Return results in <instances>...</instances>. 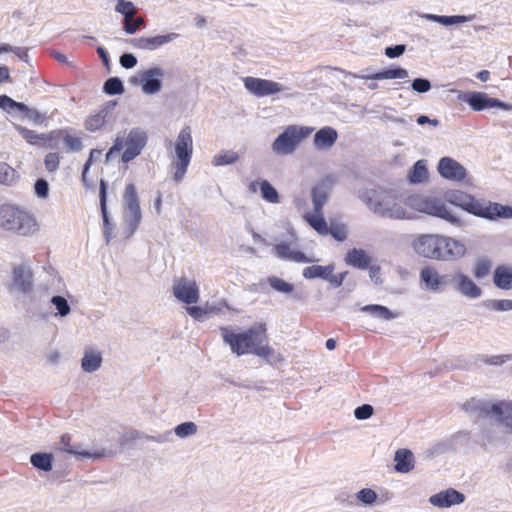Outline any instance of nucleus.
<instances>
[{
	"label": "nucleus",
	"instance_id": "59",
	"mask_svg": "<svg viewBox=\"0 0 512 512\" xmlns=\"http://www.w3.org/2000/svg\"><path fill=\"white\" fill-rule=\"evenodd\" d=\"M142 25H144V19L142 17H138L134 20H125L124 30L128 34H134Z\"/></svg>",
	"mask_w": 512,
	"mask_h": 512
},
{
	"label": "nucleus",
	"instance_id": "19",
	"mask_svg": "<svg viewBox=\"0 0 512 512\" xmlns=\"http://www.w3.org/2000/svg\"><path fill=\"white\" fill-rule=\"evenodd\" d=\"M438 172L443 178L456 182H460L466 177V169L464 166L450 157L440 159Z\"/></svg>",
	"mask_w": 512,
	"mask_h": 512
},
{
	"label": "nucleus",
	"instance_id": "27",
	"mask_svg": "<svg viewBox=\"0 0 512 512\" xmlns=\"http://www.w3.org/2000/svg\"><path fill=\"white\" fill-rule=\"evenodd\" d=\"M446 276L440 275L437 270L433 267L427 266L421 269L420 271V281L425 285V288L438 292L441 289V286L446 283Z\"/></svg>",
	"mask_w": 512,
	"mask_h": 512
},
{
	"label": "nucleus",
	"instance_id": "33",
	"mask_svg": "<svg viewBox=\"0 0 512 512\" xmlns=\"http://www.w3.org/2000/svg\"><path fill=\"white\" fill-rule=\"evenodd\" d=\"M395 470L400 473H408L414 468V456L408 449H399L394 458Z\"/></svg>",
	"mask_w": 512,
	"mask_h": 512
},
{
	"label": "nucleus",
	"instance_id": "29",
	"mask_svg": "<svg viewBox=\"0 0 512 512\" xmlns=\"http://www.w3.org/2000/svg\"><path fill=\"white\" fill-rule=\"evenodd\" d=\"M338 137L337 131L332 127H323L314 135V146L319 150L329 149L336 142Z\"/></svg>",
	"mask_w": 512,
	"mask_h": 512
},
{
	"label": "nucleus",
	"instance_id": "31",
	"mask_svg": "<svg viewBox=\"0 0 512 512\" xmlns=\"http://www.w3.org/2000/svg\"><path fill=\"white\" fill-rule=\"evenodd\" d=\"M355 77L364 80L404 79L408 77V71L401 67H395L372 74L362 73Z\"/></svg>",
	"mask_w": 512,
	"mask_h": 512
},
{
	"label": "nucleus",
	"instance_id": "49",
	"mask_svg": "<svg viewBox=\"0 0 512 512\" xmlns=\"http://www.w3.org/2000/svg\"><path fill=\"white\" fill-rule=\"evenodd\" d=\"M115 11L122 14L125 20H132L137 13L135 5L131 1L118 2L115 6Z\"/></svg>",
	"mask_w": 512,
	"mask_h": 512
},
{
	"label": "nucleus",
	"instance_id": "60",
	"mask_svg": "<svg viewBox=\"0 0 512 512\" xmlns=\"http://www.w3.org/2000/svg\"><path fill=\"white\" fill-rule=\"evenodd\" d=\"M35 193L40 198H46L49 193V186L46 180L38 179L34 185Z\"/></svg>",
	"mask_w": 512,
	"mask_h": 512
},
{
	"label": "nucleus",
	"instance_id": "30",
	"mask_svg": "<svg viewBox=\"0 0 512 512\" xmlns=\"http://www.w3.org/2000/svg\"><path fill=\"white\" fill-rule=\"evenodd\" d=\"M372 258L363 249H350L345 256V263L354 268L366 270L371 264Z\"/></svg>",
	"mask_w": 512,
	"mask_h": 512
},
{
	"label": "nucleus",
	"instance_id": "45",
	"mask_svg": "<svg viewBox=\"0 0 512 512\" xmlns=\"http://www.w3.org/2000/svg\"><path fill=\"white\" fill-rule=\"evenodd\" d=\"M358 502L366 506H372L378 499L377 493L371 488H363L355 494Z\"/></svg>",
	"mask_w": 512,
	"mask_h": 512
},
{
	"label": "nucleus",
	"instance_id": "2",
	"mask_svg": "<svg viewBox=\"0 0 512 512\" xmlns=\"http://www.w3.org/2000/svg\"><path fill=\"white\" fill-rule=\"evenodd\" d=\"M359 197L370 210L381 217L392 219L410 217L394 190L367 189Z\"/></svg>",
	"mask_w": 512,
	"mask_h": 512
},
{
	"label": "nucleus",
	"instance_id": "15",
	"mask_svg": "<svg viewBox=\"0 0 512 512\" xmlns=\"http://www.w3.org/2000/svg\"><path fill=\"white\" fill-rule=\"evenodd\" d=\"M296 240V235L294 233H291V242L282 241L273 246V255L278 259L297 263L312 262V259L308 258L303 252L292 248L293 242H296Z\"/></svg>",
	"mask_w": 512,
	"mask_h": 512
},
{
	"label": "nucleus",
	"instance_id": "17",
	"mask_svg": "<svg viewBox=\"0 0 512 512\" xmlns=\"http://www.w3.org/2000/svg\"><path fill=\"white\" fill-rule=\"evenodd\" d=\"M0 108L8 114H21L34 122H38L42 119L41 114L37 110L30 109L24 103L16 102L11 97L4 94L0 95Z\"/></svg>",
	"mask_w": 512,
	"mask_h": 512
},
{
	"label": "nucleus",
	"instance_id": "58",
	"mask_svg": "<svg viewBox=\"0 0 512 512\" xmlns=\"http://www.w3.org/2000/svg\"><path fill=\"white\" fill-rule=\"evenodd\" d=\"M329 233L338 241H344L347 238L346 227L342 224H332L329 227Z\"/></svg>",
	"mask_w": 512,
	"mask_h": 512
},
{
	"label": "nucleus",
	"instance_id": "46",
	"mask_svg": "<svg viewBox=\"0 0 512 512\" xmlns=\"http://www.w3.org/2000/svg\"><path fill=\"white\" fill-rule=\"evenodd\" d=\"M103 90L108 95H118L124 92V86L118 77H111L105 81Z\"/></svg>",
	"mask_w": 512,
	"mask_h": 512
},
{
	"label": "nucleus",
	"instance_id": "12",
	"mask_svg": "<svg viewBox=\"0 0 512 512\" xmlns=\"http://www.w3.org/2000/svg\"><path fill=\"white\" fill-rule=\"evenodd\" d=\"M163 76L164 70L159 66H153L130 77L129 82L132 85H140L144 94L154 95L162 89Z\"/></svg>",
	"mask_w": 512,
	"mask_h": 512
},
{
	"label": "nucleus",
	"instance_id": "35",
	"mask_svg": "<svg viewBox=\"0 0 512 512\" xmlns=\"http://www.w3.org/2000/svg\"><path fill=\"white\" fill-rule=\"evenodd\" d=\"M70 442H71V436L69 434H63L60 438V445H61L60 449H62L63 451H65L69 454L76 455V456H79L82 458H102L105 456L104 451L95 452V453L79 451L76 448L72 447L70 445Z\"/></svg>",
	"mask_w": 512,
	"mask_h": 512
},
{
	"label": "nucleus",
	"instance_id": "53",
	"mask_svg": "<svg viewBox=\"0 0 512 512\" xmlns=\"http://www.w3.org/2000/svg\"><path fill=\"white\" fill-rule=\"evenodd\" d=\"M268 282L274 290L281 292V293H290L294 289V287L291 283H288V282L284 281L283 279L276 277V276L269 277Z\"/></svg>",
	"mask_w": 512,
	"mask_h": 512
},
{
	"label": "nucleus",
	"instance_id": "44",
	"mask_svg": "<svg viewBox=\"0 0 512 512\" xmlns=\"http://www.w3.org/2000/svg\"><path fill=\"white\" fill-rule=\"evenodd\" d=\"M260 192L262 198L268 203L276 204L280 202L277 190L267 180H261Z\"/></svg>",
	"mask_w": 512,
	"mask_h": 512
},
{
	"label": "nucleus",
	"instance_id": "50",
	"mask_svg": "<svg viewBox=\"0 0 512 512\" xmlns=\"http://www.w3.org/2000/svg\"><path fill=\"white\" fill-rule=\"evenodd\" d=\"M51 303L55 306L57 310L56 315L65 317L71 312V307L68 301L63 296H53L51 298Z\"/></svg>",
	"mask_w": 512,
	"mask_h": 512
},
{
	"label": "nucleus",
	"instance_id": "57",
	"mask_svg": "<svg viewBox=\"0 0 512 512\" xmlns=\"http://www.w3.org/2000/svg\"><path fill=\"white\" fill-rule=\"evenodd\" d=\"M411 87L415 92L426 93L431 89V82L426 78H416L412 81Z\"/></svg>",
	"mask_w": 512,
	"mask_h": 512
},
{
	"label": "nucleus",
	"instance_id": "1",
	"mask_svg": "<svg viewBox=\"0 0 512 512\" xmlns=\"http://www.w3.org/2000/svg\"><path fill=\"white\" fill-rule=\"evenodd\" d=\"M220 333L223 341L230 346L232 353L237 356L254 354L267 362L276 358L274 349L268 344L265 324H258L241 333H235L229 327H220ZM277 359H279L278 356Z\"/></svg>",
	"mask_w": 512,
	"mask_h": 512
},
{
	"label": "nucleus",
	"instance_id": "51",
	"mask_svg": "<svg viewBox=\"0 0 512 512\" xmlns=\"http://www.w3.org/2000/svg\"><path fill=\"white\" fill-rule=\"evenodd\" d=\"M174 432L179 438H186L196 434L197 425L194 422H184L177 425Z\"/></svg>",
	"mask_w": 512,
	"mask_h": 512
},
{
	"label": "nucleus",
	"instance_id": "38",
	"mask_svg": "<svg viewBox=\"0 0 512 512\" xmlns=\"http://www.w3.org/2000/svg\"><path fill=\"white\" fill-rule=\"evenodd\" d=\"M334 265L329 264L327 266L312 265L307 266L303 269L302 275L305 279L321 278L326 280L330 272H334Z\"/></svg>",
	"mask_w": 512,
	"mask_h": 512
},
{
	"label": "nucleus",
	"instance_id": "13",
	"mask_svg": "<svg viewBox=\"0 0 512 512\" xmlns=\"http://www.w3.org/2000/svg\"><path fill=\"white\" fill-rule=\"evenodd\" d=\"M14 127L29 144L45 146L51 149L58 148L59 139L63 134L60 131H51L47 134H38L36 131L25 128L21 125L15 124Z\"/></svg>",
	"mask_w": 512,
	"mask_h": 512
},
{
	"label": "nucleus",
	"instance_id": "54",
	"mask_svg": "<svg viewBox=\"0 0 512 512\" xmlns=\"http://www.w3.org/2000/svg\"><path fill=\"white\" fill-rule=\"evenodd\" d=\"M45 168L48 172H55L60 165V157L56 152L48 153L44 158Z\"/></svg>",
	"mask_w": 512,
	"mask_h": 512
},
{
	"label": "nucleus",
	"instance_id": "47",
	"mask_svg": "<svg viewBox=\"0 0 512 512\" xmlns=\"http://www.w3.org/2000/svg\"><path fill=\"white\" fill-rule=\"evenodd\" d=\"M16 180V171L7 163H0V184L10 186Z\"/></svg>",
	"mask_w": 512,
	"mask_h": 512
},
{
	"label": "nucleus",
	"instance_id": "6",
	"mask_svg": "<svg viewBox=\"0 0 512 512\" xmlns=\"http://www.w3.org/2000/svg\"><path fill=\"white\" fill-rule=\"evenodd\" d=\"M147 140V134L141 128H132L125 138L117 135L112 147L106 153V161H109L114 154L119 153L124 147L125 150L121 157L122 162L128 163L132 161L141 154L147 144Z\"/></svg>",
	"mask_w": 512,
	"mask_h": 512
},
{
	"label": "nucleus",
	"instance_id": "55",
	"mask_svg": "<svg viewBox=\"0 0 512 512\" xmlns=\"http://www.w3.org/2000/svg\"><path fill=\"white\" fill-rule=\"evenodd\" d=\"M486 306L496 311H508L512 310V300H490L487 302Z\"/></svg>",
	"mask_w": 512,
	"mask_h": 512
},
{
	"label": "nucleus",
	"instance_id": "4",
	"mask_svg": "<svg viewBox=\"0 0 512 512\" xmlns=\"http://www.w3.org/2000/svg\"><path fill=\"white\" fill-rule=\"evenodd\" d=\"M462 408L471 417L477 419L495 418L499 424L506 427L507 432L512 434V402H491L471 398L463 404Z\"/></svg>",
	"mask_w": 512,
	"mask_h": 512
},
{
	"label": "nucleus",
	"instance_id": "11",
	"mask_svg": "<svg viewBox=\"0 0 512 512\" xmlns=\"http://www.w3.org/2000/svg\"><path fill=\"white\" fill-rule=\"evenodd\" d=\"M243 83L246 90L258 98L277 93H283L285 96L292 95L289 87L269 79L248 76L243 79Z\"/></svg>",
	"mask_w": 512,
	"mask_h": 512
},
{
	"label": "nucleus",
	"instance_id": "16",
	"mask_svg": "<svg viewBox=\"0 0 512 512\" xmlns=\"http://www.w3.org/2000/svg\"><path fill=\"white\" fill-rule=\"evenodd\" d=\"M440 261H455L466 254V246L460 240L440 235Z\"/></svg>",
	"mask_w": 512,
	"mask_h": 512
},
{
	"label": "nucleus",
	"instance_id": "56",
	"mask_svg": "<svg viewBox=\"0 0 512 512\" xmlns=\"http://www.w3.org/2000/svg\"><path fill=\"white\" fill-rule=\"evenodd\" d=\"M374 413V408L370 404H363L354 410V416L358 420H366Z\"/></svg>",
	"mask_w": 512,
	"mask_h": 512
},
{
	"label": "nucleus",
	"instance_id": "64",
	"mask_svg": "<svg viewBox=\"0 0 512 512\" xmlns=\"http://www.w3.org/2000/svg\"><path fill=\"white\" fill-rule=\"evenodd\" d=\"M188 314L197 321H202L204 315L207 313L205 309L199 306H190L187 308Z\"/></svg>",
	"mask_w": 512,
	"mask_h": 512
},
{
	"label": "nucleus",
	"instance_id": "21",
	"mask_svg": "<svg viewBox=\"0 0 512 512\" xmlns=\"http://www.w3.org/2000/svg\"><path fill=\"white\" fill-rule=\"evenodd\" d=\"M11 288L23 294H28L32 291V272L27 266L19 265L14 267Z\"/></svg>",
	"mask_w": 512,
	"mask_h": 512
},
{
	"label": "nucleus",
	"instance_id": "63",
	"mask_svg": "<svg viewBox=\"0 0 512 512\" xmlns=\"http://www.w3.org/2000/svg\"><path fill=\"white\" fill-rule=\"evenodd\" d=\"M346 275L347 272H342L337 275L333 274V272H330L326 281H328L332 285V287L338 288L343 284Z\"/></svg>",
	"mask_w": 512,
	"mask_h": 512
},
{
	"label": "nucleus",
	"instance_id": "39",
	"mask_svg": "<svg viewBox=\"0 0 512 512\" xmlns=\"http://www.w3.org/2000/svg\"><path fill=\"white\" fill-rule=\"evenodd\" d=\"M304 218L309 223V225L315 231H317L320 235L329 234V227L323 217L322 211H320V212L313 211V213H307L304 216Z\"/></svg>",
	"mask_w": 512,
	"mask_h": 512
},
{
	"label": "nucleus",
	"instance_id": "25",
	"mask_svg": "<svg viewBox=\"0 0 512 512\" xmlns=\"http://www.w3.org/2000/svg\"><path fill=\"white\" fill-rule=\"evenodd\" d=\"M458 99L467 103L474 111L493 108L494 98L484 92H462L458 95Z\"/></svg>",
	"mask_w": 512,
	"mask_h": 512
},
{
	"label": "nucleus",
	"instance_id": "48",
	"mask_svg": "<svg viewBox=\"0 0 512 512\" xmlns=\"http://www.w3.org/2000/svg\"><path fill=\"white\" fill-rule=\"evenodd\" d=\"M59 131L63 133L59 141L63 140L69 151L76 152L82 149V141L80 137L70 135L66 130Z\"/></svg>",
	"mask_w": 512,
	"mask_h": 512
},
{
	"label": "nucleus",
	"instance_id": "41",
	"mask_svg": "<svg viewBox=\"0 0 512 512\" xmlns=\"http://www.w3.org/2000/svg\"><path fill=\"white\" fill-rule=\"evenodd\" d=\"M239 159V155L237 152L232 150H221L219 153L213 156L212 158V165L213 166H225L234 164Z\"/></svg>",
	"mask_w": 512,
	"mask_h": 512
},
{
	"label": "nucleus",
	"instance_id": "37",
	"mask_svg": "<svg viewBox=\"0 0 512 512\" xmlns=\"http://www.w3.org/2000/svg\"><path fill=\"white\" fill-rule=\"evenodd\" d=\"M501 439L499 438V426L491 425L484 428L479 436V444L485 448L497 445Z\"/></svg>",
	"mask_w": 512,
	"mask_h": 512
},
{
	"label": "nucleus",
	"instance_id": "26",
	"mask_svg": "<svg viewBox=\"0 0 512 512\" xmlns=\"http://www.w3.org/2000/svg\"><path fill=\"white\" fill-rule=\"evenodd\" d=\"M115 105V101H108L104 103L95 114L90 115L85 121L86 130L95 132L102 128Z\"/></svg>",
	"mask_w": 512,
	"mask_h": 512
},
{
	"label": "nucleus",
	"instance_id": "36",
	"mask_svg": "<svg viewBox=\"0 0 512 512\" xmlns=\"http://www.w3.org/2000/svg\"><path fill=\"white\" fill-rule=\"evenodd\" d=\"M495 285L504 290L512 288V268L498 266L494 271L493 277Z\"/></svg>",
	"mask_w": 512,
	"mask_h": 512
},
{
	"label": "nucleus",
	"instance_id": "42",
	"mask_svg": "<svg viewBox=\"0 0 512 512\" xmlns=\"http://www.w3.org/2000/svg\"><path fill=\"white\" fill-rule=\"evenodd\" d=\"M411 183H421L428 178V169L425 160H418L409 173Z\"/></svg>",
	"mask_w": 512,
	"mask_h": 512
},
{
	"label": "nucleus",
	"instance_id": "8",
	"mask_svg": "<svg viewBox=\"0 0 512 512\" xmlns=\"http://www.w3.org/2000/svg\"><path fill=\"white\" fill-rule=\"evenodd\" d=\"M123 200L124 235L126 238H130L137 231L142 220L139 197L134 184L130 183L126 185Z\"/></svg>",
	"mask_w": 512,
	"mask_h": 512
},
{
	"label": "nucleus",
	"instance_id": "61",
	"mask_svg": "<svg viewBox=\"0 0 512 512\" xmlns=\"http://www.w3.org/2000/svg\"><path fill=\"white\" fill-rule=\"evenodd\" d=\"M119 62L123 68L131 69L136 66L137 58L131 53H124L120 56Z\"/></svg>",
	"mask_w": 512,
	"mask_h": 512
},
{
	"label": "nucleus",
	"instance_id": "24",
	"mask_svg": "<svg viewBox=\"0 0 512 512\" xmlns=\"http://www.w3.org/2000/svg\"><path fill=\"white\" fill-rule=\"evenodd\" d=\"M100 210L103 218V233L107 243L113 238L114 224L111 221L107 210V183L104 179L100 180L99 185Z\"/></svg>",
	"mask_w": 512,
	"mask_h": 512
},
{
	"label": "nucleus",
	"instance_id": "10",
	"mask_svg": "<svg viewBox=\"0 0 512 512\" xmlns=\"http://www.w3.org/2000/svg\"><path fill=\"white\" fill-rule=\"evenodd\" d=\"M312 131L311 127L290 125L274 140L272 149L278 155L291 154Z\"/></svg>",
	"mask_w": 512,
	"mask_h": 512
},
{
	"label": "nucleus",
	"instance_id": "28",
	"mask_svg": "<svg viewBox=\"0 0 512 512\" xmlns=\"http://www.w3.org/2000/svg\"><path fill=\"white\" fill-rule=\"evenodd\" d=\"M331 191V184L327 181H321L316 184L311 191V198L313 203V211H322L325 203L327 202Z\"/></svg>",
	"mask_w": 512,
	"mask_h": 512
},
{
	"label": "nucleus",
	"instance_id": "62",
	"mask_svg": "<svg viewBox=\"0 0 512 512\" xmlns=\"http://www.w3.org/2000/svg\"><path fill=\"white\" fill-rule=\"evenodd\" d=\"M405 50H406V46L404 44L389 46L385 49V55L388 58L393 59V58H397V57L403 55Z\"/></svg>",
	"mask_w": 512,
	"mask_h": 512
},
{
	"label": "nucleus",
	"instance_id": "34",
	"mask_svg": "<svg viewBox=\"0 0 512 512\" xmlns=\"http://www.w3.org/2000/svg\"><path fill=\"white\" fill-rule=\"evenodd\" d=\"M424 19L426 20H429V21H432V22H436V23H439L441 25H444V26H450V25H455V24H460V23H464V22H468V21H471L475 18L474 15H469V16H466V15H451V16H447V15H436V14H424L422 16Z\"/></svg>",
	"mask_w": 512,
	"mask_h": 512
},
{
	"label": "nucleus",
	"instance_id": "23",
	"mask_svg": "<svg viewBox=\"0 0 512 512\" xmlns=\"http://www.w3.org/2000/svg\"><path fill=\"white\" fill-rule=\"evenodd\" d=\"M465 495L453 488H448L429 498V502L439 508H448L463 503Z\"/></svg>",
	"mask_w": 512,
	"mask_h": 512
},
{
	"label": "nucleus",
	"instance_id": "3",
	"mask_svg": "<svg viewBox=\"0 0 512 512\" xmlns=\"http://www.w3.org/2000/svg\"><path fill=\"white\" fill-rule=\"evenodd\" d=\"M448 201L461 209L481 218L495 220L497 218L511 219L512 207L495 202L476 199L464 192H454L449 195Z\"/></svg>",
	"mask_w": 512,
	"mask_h": 512
},
{
	"label": "nucleus",
	"instance_id": "43",
	"mask_svg": "<svg viewBox=\"0 0 512 512\" xmlns=\"http://www.w3.org/2000/svg\"><path fill=\"white\" fill-rule=\"evenodd\" d=\"M362 311L384 320H390L396 317L387 307L377 304L366 305L362 308Z\"/></svg>",
	"mask_w": 512,
	"mask_h": 512
},
{
	"label": "nucleus",
	"instance_id": "32",
	"mask_svg": "<svg viewBox=\"0 0 512 512\" xmlns=\"http://www.w3.org/2000/svg\"><path fill=\"white\" fill-rule=\"evenodd\" d=\"M102 362L103 358L100 351L86 348L81 359V368L86 373H93L101 367Z\"/></svg>",
	"mask_w": 512,
	"mask_h": 512
},
{
	"label": "nucleus",
	"instance_id": "40",
	"mask_svg": "<svg viewBox=\"0 0 512 512\" xmlns=\"http://www.w3.org/2000/svg\"><path fill=\"white\" fill-rule=\"evenodd\" d=\"M52 462L53 455L50 453H34L30 456L32 466L41 471H51Z\"/></svg>",
	"mask_w": 512,
	"mask_h": 512
},
{
	"label": "nucleus",
	"instance_id": "9",
	"mask_svg": "<svg viewBox=\"0 0 512 512\" xmlns=\"http://www.w3.org/2000/svg\"><path fill=\"white\" fill-rule=\"evenodd\" d=\"M408 205L419 212L441 218L451 224L459 225L461 223L459 217L439 198L413 196L408 198Z\"/></svg>",
	"mask_w": 512,
	"mask_h": 512
},
{
	"label": "nucleus",
	"instance_id": "5",
	"mask_svg": "<svg viewBox=\"0 0 512 512\" xmlns=\"http://www.w3.org/2000/svg\"><path fill=\"white\" fill-rule=\"evenodd\" d=\"M173 146V156L171 160L172 177L176 183H180L188 170L193 156V137L189 126L183 127L174 142H169Z\"/></svg>",
	"mask_w": 512,
	"mask_h": 512
},
{
	"label": "nucleus",
	"instance_id": "18",
	"mask_svg": "<svg viewBox=\"0 0 512 512\" xmlns=\"http://www.w3.org/2000/svg\"><path fill=\"white\" fill-rule=\"evenodd\" d=\"M173 294L183 303L194 304L199 300V287L195 281L181 278L174 284Z\"/></svg>",
	"mask_w": 512,
	"mask_h": 512
},
{
	"label": "nucleus",
	"instance_id": "14",
	"mask_svg": "<svg viewBox=\"0 0 512 512\" xmlns=\"http://www.w3.org/2000/svg\"><path fill=\"white\" fill-rule=\"evenodd\" d=\"M440 243V235L423 234L413 241V248L422 257L439 260Z\"/></svg>",
	"mask_w": 512,
	"mask_h": 512
},
{
	"label": "nucleus",
	"instance_id": "52",
	"mask_svg": "<svg viewBox=\"0 0 512 512\" xmlns=\"http://www.w3.org/2000/svg\"><path fill=\"white\" fill-rule=\"evenodd\" d=\"M491 269V262L487 258H480L476 261L475 267H474V276L477 279H482L486 277Z\"/></svg>",
	"mask_w": 512,
	"mask_h": 512
},
{
	"label": "nucleus",
	"instance_id": "7",
	"mask_svg": "<svg viewBox=\"0 0 512 512\" xmlns=\"http://www.w3.org/2000/svg\"><path fill=\"white\" fill-rule=\"evenodd\" d=\"M0 227L20 235H31L37 230L35 219L11 205L0 206Z\"/></svg>",
	"mask_w": 512,
	"mask_h": 512
},
{
	"label": "nucleus",
	"instance_id": "22",
	"mask_svg": "<svg viewBox=\"0 0 512 512\" xmlns=\"http://www.w3.org/2000/svg\"><path fill=\"white\" fill-rule=\"evenodd\" d=\"M454 288L463 296L476 299L482 294L481 288L464 273L458 272L452 278Z\"/></svg>",
	"mask_w": 512,
	"mask_h": 512
},
{
	"label": "nucleus",
	"instance_id": "20",
	"mask_svg": "<svg viewBox=\"0 0 512 512\" xmlns=\"http://www.w3.org/2000/svg\"><path fill=\"white\" fill-rule=\"evenodd\" d=\"M179 37L178 33H168L165 35H156L153 37L134 38L130 43L138 49L153 51L156 50Z\"/></svg>",
	"mask_w": 512,
	"mask_h": 512
}]
</instances>
